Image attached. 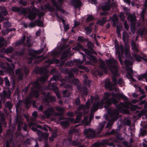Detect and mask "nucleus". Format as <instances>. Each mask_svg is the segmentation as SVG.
Segmentation results:
<instances>
[{
    "label": "nucleus",
    "instance_id": "nucleus-44",
    "mask_svg": "<svg viewBox=\"0 0 147 147\" xmlns=\"http://www.w3.org/2000/svg\"><path fill=\"white\" fill-rule=\"evenodd\" d=\"M43 129L46 131H47L48 129H49V131L51 130V128L48 126H47V127H43Z\"/></svg>",
    "mask_w": 147,
    "mask_h": 147
},
{
    "label": "nucleus",
    "instance_id": "nucleus-53",
    "mask_svg": "<svg viewBox=\"0 0 147 147\" xmlns=\"http://www.w3.org/2000/svg\"><path fill=\"white\" fill-rule=\"evenodd\" d=\"M91 2L92 4H96V0H91Z\"/></svg>",
    "mask_w": 147,
    "mask_h": 147
},
{
    "label": "nucleus",
    "instance_id": "nucleus-43",
    "mask_svg": "<svg viewBox=\"0 0 147 147\" xmlns=\"http://www.w3.org/2000/svg\"><path fill=\"white\" fill-rule=\"evenodd\" d=\"M87 117H85L84 118V120L83 121V122L85 124V125H88V124L87 123Z\"/></svg>",
    "mask_w": 147,
    "mask_h": 147
},
{
    "label": "nucleus",
    "instance_id": "nucleus-47",
    "mask_svg": "<svg viewBox=\"0 0 147 147\" xmlns=\"http://www.w3.org/2000/svg\"><path fill=\"white\" fill-rule=\"evenodd\" d=\"M132 48L133 49L136 50V46L135 44V43L134 42H133L132 43Z\"/></svg>",
    "mask_w": 147,
    "mask_h": 147
},
{
    "label": "nucleus",
    "instance_id": "nucleus-27",
    "mask_svg": "<svg viewBox=\"0 0 147 147\" xmlns=\"http://www.w3.org/2000/svg\"><path fill=\"white\" fill-rule=\"evenodd\" d=\"M133 57L135 58L137 61L139 62L141 60V57L139 55H133Z\"/></svg>",
    "mask_w": 147,
    "mask_h": 147
},
{
    "label": "nucleus",
    "instance_id": "nucleus-59",
    "mask_svg": "<svg viewBox=\"0 0 147 147\" xmlns=\"http://www.w3.org/2000/svg\"><path fill=\"white\" fill-rule=\"evenodd\" d=\"M138 100H135V99H134V100H132V103H136L137 102H138Z\"/></svg>",
    "mask_w": 147,
    "mask_h": 147
},
{
    "label": "nucleus",
    "instance_id": "nucleus-36",
    "mask_svg": "<svg viewBox=\"0 0 147 147\" xmlns=\"http://www.w3.org/2000/svg\"><path fill=\"white\" fill-rule=\"evenodd\" d=\"M80 48H82V46L80 45H78L77 47H74L73 49L74 50H77L78 51L79 50Z\"/></svg>",
    "mask_w": 147,
    "mask_h": 147
},
{
    "label": "nucleus",
    "instance_id": "nucleus-14",
    "mask_svg": "<svg viewBox=\"0 0 147 147\" xmlns=\"http://www.w3.org/2000/svg\"><path fill=\"white\" fill-rule=\"evenodd\" d=\"M138 79L139 80H142L144 79H146L147 78V73L140 74L137 77Z\"/></svg>",
    "mask_w": 147,
    "mask_h": 147
},
{
    "label": "nucleus",
    "instance_id": "nucleus-13",
    "mask_svg": "<svg viewBox=\"0 0 147 147\" xmlns=\"http://www.w3.org/2000/svg\"><path fill=\"white\" fill-rule=\"evenodd\" d=\"M110 0H109L108 3L104 5L102 7V9L104 11H108L110 9V6L109 4Z\"/></svg>",
    "mask_w": 147,
    "mask_h": 147
},
{
    "label": "nucleus",
    "instance_id": "nucleus-12",
    "mask_svg": "<svg viewBox=\"0 0 147 147\" xmlns=\"http://www.w3.org/2000/svg\"><path fill=\"white\" fill-rule=\"evenodd\" d=\"M22 69H19L16 71V73L17 75H18V78L20 80L22 79L23 76V74L21 72Z\"/></svg>",
    "mask_w": 147,
    "mask_h": 147
},
{
    "label": "nucleus",
    "instance_id": "nucleus-56",
    "mask_svg": "<svg viewBox=\"0 0 147 147\" xmlns=\"http://www.w3.org/2000/svg\"><path fill=\"white\" fill-rule=\"evenodd\" d=\"M146 96V95H142L140 98H139V100H141L142 99H143L144 98H145Z\"/></svg>",
    "mask_w": 147,
    "mask_h": 147
},
{
    "label": "nucleus",
    "instance_id": "nucleus-39",
    "mask_svg": "<svg viewBox=\"0 0 147 147\" xmlns=\"http://www.w3.org/2000/svg\"><path fill=\"white\" fill-rule=\"evenodd\" d=\"M109 94L108 93H106L104 94V98L105 99H107L108 98L109 96Z\"/></svg>",
    "mask_w": 147,
    "mask_h": 147
},
{
    "label": "nucleus",
    "instance_id": "nucleus-11",
    "mask_svg": "<svg viewBox=\"0 0 147 147\" xmlns=\"http://www.w3.org/2000/svg\"><path fill=\"white\" fill-rule=\"evenodd\" d=\"M120 48L121 49V51L122 54L123 55L124 53L125 55L126 56V58H128V57H129V51L128 48H127L124 51L122 50L123 46L122 45H121Z\"/></svg>",
    "mask_w": 147,
    "mask_h": 147
},
{
    "label": "nucleus",
    "instance_id": "nucleus-37",
    "mask_svg": "<svg viewBox=\"0 0 147 147\" xmlns=\"http://www.w3.org/2000/svg\"><path fill=\"white\" fill-rule=\"evenodd\" d=\"M56 110L59 112L62 111L64 110V109L63 108H61L59 107H56Z\"/></svg>",
    "mask_w": 147,
    "mask_h": 147
},
{
    "label": "nucleus",
    "instance_id": "nucleus-29",
    "mask_svg": "<svg viewBox=\"0 0 147 147\" xmlns=\"http://www.w3.org/2000/svg\"><path fill=\"white\" fill-rule=\"evenodd\" d=\"M5 80L6 85L8 88L10 85L9 81L7 78H5Z\"/></svg>",
    "mask_w": 147,
    "mask_h": 147
},
{
    "label": "nucleus",
    "instance_id": "nucleus-31",
    "mask_svg": "<svg viewBox=\"0 0 147 147\" xmlns=\"http://www.w3.org/2000/svg\"><path fill=\"white\" fill-rule=\"evenodd\" d=\"M69 55V53L67 52L64 53L62 55V59H65L67 58L68 55Z\"/></svg>",
    "mask_w": 147,
    "mask_h": 147
},
{
    "label": "nucleus",
    "instance_id": "nucleus-57",
    "mask_svg": "<svg viewBox=\"0 0 147 147\" xmlns=\"http://www.w3.org/2000/svg\"><path fill=\"white\" fill-rule=\"evenodd\" d=\"M132 96L136 98L138 96V95L136 94L133 93L132 94Z\"/></svg>",
    "mask_w": 147,
    "mask_h": 147
},
{
    "label": "nucleus",
    "instance_id": "nucleus-18",
    "mask_svg": "<svg viewBox=\"0 0 147 147\" xmlns=\"http://www.w3.org/2000/svg\"><path fill=\"white\" fill-rule=\"evenodd\" d=\"M52 136L49 138V140L52 141L54 139L57 137V134L56 132L55 131L54 132H52Z\"/></svg>",
    "mask_w": 147,
    "mask_h": 147
},
{
    "label": "nucleus",
    "instance_id": "nucleus-42",
    "mask_svg": "<svg viewBox=\"0 0 147 147\" xmlns=\"http://www.w3.org/2000/svg\"><path fill=\"white\" fill-rule=\"evenodd\" d=\"M26 39V36H24L21 39L20 42L19 44H21L23 43L25 41Z\"/></svg>",
    "mask_w": 147,
    "mask_h": 147
},
{
    "label": "nucleus",
    "instance_id": "nucleus-35",
    "mask_svg": "<svg viewBox=\"0 0 147 147\" xmlns=\"http://www.w3.org/2000/svg\"><path fill=\"white\" fill-rule=\"evenodd\" d=\"M119 17L123 21H124L125 20L124 16L122 13H121L120 14Z\"/></svg>",
    "mask_w": 147,
    "mask_h": 147
},
{
    "label": "nucleus",
    "instance_id": "nucleus-61",
    "mask_svg": "<svg viewBox=\"0 0 147 147\" xmlns=\"http://www.w3.org/2000/svg\"><path fill=\"white\" fill-rule=\"evenodd\" d=\"M45 78H41L39 79V80L41 81H45Z\"/></svg>",
    "mask_w": 147,
    "mask_h": 147
},
{
    "label": "nucleus",
    "instance_id": "nucleus-49",
    "mask_svg": "<svg viewBox=\"0 0 147 147\" xmlns=\"http://www.w3.org/2000/svg\"><path fill=\"white\" fill-rule=\"evenodd\" d=\"M37 114V113L36 111H34L32 113V116L35 117L36 116Z\"/></svg>",
    "mask_w": 147,
    "mask_h": 147
},
{
    "label": "nucleus",
    "instance_id": "nucleus-1",
    "mask_svg": "<svg viewBox=\"0 0 147 147\" xmlns=\"http://www.w3.org/2000/svg\"><path fill=\"white\" fill-rule=\"evenodd\" d=\"M90 105L88 102L86 103V106H85L83 105H81L79 107V109L76 113H79L78 115L77 116L76 120H74L73 118L69 119H68V121H62L61 123V124L64 127H67L69 125V121H70L71 122L74 123H77L80 122L81 119V115L82 114L81 112L82 111L84 112V113H86L88 112V109L89 108Z\"/></svg>",
    "mask_w": 147,
    "mask_h": 147
},
{
    "label": "nucleus",
    "instance_id": "nucleus-6",
    "mask_svg": "<svg viewBox=\"0 0 147 147\" xmlns=\"http://www.w3.org/2000/svg\"><path fill=\"white\" fill-rule=\"evenodd\" d=\"M38 139L39 141H41L42 138H44L45 141H47L48 137L49 135L48 133H40L38 134Z\"/></svg>",
    "mask_w": 147,
    "mask_h": 147
},
{
    "label": "nucleus",
    "instance_id": "nucleus-8",
    "mask_svg": "<svg viewBox=\"0 0 147 147\" xmlns=\"http://www.w3.org/2000/svg\"><path fill=\"white\" fill-rule=\"evenodd\" d=\"M9 67L7 71L11 75H12L13 74V70L15 69L14 65L12 63L10 65H9V64H7Z\"/></svg>",
    "mask_w": 147,
    "mask_h": 147
},
{
    "label": "nucleus",
    "instance_id": "nucleus-20",
    "mask_svg": "<svg viewBox=\"0 0 147 147\" xmlns=\"http://www.w3.org/2000/svg\"><path fill=\"white\" fill-rule=\"evenodd\" d=\"M73 3L76 7H78L80 6L81 4L80 0H74Z\"/></svg>",
    "mask_w": 147,
    "mask_h": 147
},
{
    "label": "nucleus",
    "instance_id": "nucleus-10",
    "mask_svg": "<svg viewBox=\"0 0 147 147\" xmlns=\"http://www.w3.org/2000/svg\"><path fill=\"white\" fill-rule=\"evenodd\" d=\"M126 106L129 107L130 109L132 111H134L137 108V106L136 105H132L130 103L127 102Z\"/></svg>",
    "mask_w": 147,
    "mask_h": 147
},
{
    "label": "nucleus",
    "instance_id": "nucleus-26",
    "mask_svg": "<svg viewBox=\"0 0 147 147\" xmlns=\"http://www.w3.org/2000/svg\"><path fill=\"white\" fill-rule=\"evenodd\" d=\"M128 19L131 21H135V16L129 14L128 16Z\"/></svg>",
    "mask_w": 147,
    "mask_h": 147
},
{
    "label": "nucleus",
    "instance_id": "nucleus-63",
    "mask_svg": "<svg viewBox=\"0 0 147 147\" xmlns=\"http://www.w3.org/2000/svg\"><path fill=\"white\" fill-rule=\"evenodd\" d=\"M3 83V80L2 78H0V84H2Z\"/></svg>",
    "mask_w": 147,
    "mask_h": 147
},
{
    "label": "nucleus",
    "instance_id": "nucleus-17",
    "mask_svg": "<svg viewBox=\"0 0 147 147\" xmlns=\"http://www.w3.org/2000/svg\"><path fill=\"white\" fill-rule=\"evenodd\" d=\"M24 9L16 7H11V10L12 11H22V13L24 14V13L23 12V9Z\"/></svg>",
    "mask_w": 147,
    "mask_h": 147
},
{
    "label": "nucleus",
    "instance_id": "nucleus-32",
    "mask_svg": "<svg viewBox=\"0 0 147 147\" xmlns=\"http://www.w3.org/2000/svg\"><path fill=\"white\" fill-rule=\"evenodd\" d=\"M125 65L127 66L129 65H131L132 64V61H129L126 60L125 61Z\"/></svg>",
    "mask_w": 147,
    "mask_h": 147
},
{
    "label": "nucleus",
    "instance_id": "nucleus-19",
    "mask_svg": "<svg viewBox=\"0 0 147 147\" xmlns=\"http://www.w3.org/2000/svg\"><path fill=\"white\" fill-rule=\"evenodd\" d=\"M6 43V41L4 40V38L2 37L0 38V48L4 46Z\"/></svg>",
    "mask_w": 147,
    "mask_h": 147
},
{
    "label": "nucleus",
    "instance_id": "nucleus-21",
    "mask_svg": "<svg viewBox=\"0 0 147 147\" xmlns=\"http://www.w3.org/2000/svg\"><path fill=\"white\" fill-rule=\"evenodd\" d=\"M3 95L4 97V98H9L10 95V92L9 91H8L7 93L5 91H3Z\"/></svg>",
    "mask_w": 147,
    "mask_h": 147
},
{
    "label": "nucleus",
    "instance_id": "nucleus-28",
    "mask_svg": "<svg viewBox=\"0 0 147 147\" xmlns=\"http://www.w3.org/2000/svg\"><path fill=\"white\" fill-rule=\"evenodd\" d=\"M84 30L86 31V33L89 34L90 33L92 28L91 27H89L85 28Z\"/></svg>",
    "mask_w": 147,
    "mask_h": 147
},
{
    "label": "nucleus",
    "instance_id": "nucleus-58",
    "mask_svg": "<svg viewBox=\"0 0 147 147\" xmlns=\"http://www.w3.org/2000/svg\"><path fill=\"white\" fill-rule=\"evenodd\" d=\"M4 25L5 26H7V25L8 26H9V24H10L8 22H4Z\"/></svg>",
    "mask_w": 147,
    "mask_h": 147
},
{
    "label": "nucleus",
    "instance_id": "nucleus-34",
    "mask_svg": "<svg viewBox=\"0 0 147 147\" xmlns=\"http://www.w3.org/2000/svg\"><path fill=\"white\" fill-rule=\"evenodd\" d=\"M30 51L32 53H36L38 54H39L41 53L42 52V51H43V49H42L40 50H39L38 51L36 52L34 50L32 49Z\"/></svg>",
    "mask_w": 147,
    "mask_h": 147
},
{
    "label": "nucleus",
    "instance_id": "nucleus-33",
    "mask_svg": "<svg viewBox=\"0 0 147 147\" xmlns=\"http://www.w3.org/2000/svg\"><path fill=\"white\" fill-rule=\"evenodd\" d=\"M105 125V123L104 122H102L100 123L99 126V128L100 129V130L102 129Z\"/></svg>",
    "mask_w": 147,
    "mask_h": 147
},
{
    "label": "nucleus",
    "instance_id": "nucleus-40",
    "mask_svg": "<svg viewBox=\"0 0 147 147\" xmlns=\"http://www.w3.org/2000/svg\"><path fill=\"white\" fill-rule=\"evenodd\" d=\"M114 18L113 19V21L115 22V21H118V19L117 18V16L115 15L114 14L113 16Z\"/></svg>",
    "mask_w": 147,
    "mask_h": 147
},
{
    "label": "nucleus",
    "instance_id": "nucleus-60",
    "mask_svg": "<svg viewBox=\"0 0 147 147\" xmlns=\"http://www.w3.org/2000/svg\"><path fill=\"white\" fill-rule=\"evenodd\" d=\"M139 91L142 94H143L144 93L142 89L140 88H139Z\"/></svg>",
    "mask_w": 147,
    "mask_h": 147
},
{
    "label": "nucleus",
    "instance_id": "nucleus-9",
    "mask_svg": "<svg viewBox=\"0 0 147 147\" xmlns=\"http://www.w3.org/2000/svg\"><path fill=\"white\" fill-rule=\"evenodd\" d=\"M54 113V109L51 108L47 110L45 112V114L47 117H49L51 115H52Z\"/></svg>",
    "mask_w": 147,
    "mask_h": 147
},
{
    "label": "nucleus",
    "instance_id": "nucleus-52",
    "mask_svg": "<svg viewBox=\"0 0 147 147\" xmlns=\"http://www.w3.org/2000/svg\"><path fill=\"white\" fill-rule=\"evenodd\" d=\"M124 26L127 29L128 28H129L127 24H126V22H125L124 23Z\"/></svg>",
    "mask_w": 147,
    "mask_h": 147
},
{
    "label": "nucleus",
    "instance_id": "nucleus-64",
    "mask_svg": "<svg viewBox=\"0 0 147 147\" xmlns=\"http://www.w3.org/2000/svg\"><path fill=\"white\" fill-rule=\"evenodd\" d=\"M83 40V38L82 37H79L78 38V40L79 41H82Z\"/></svg>",
    "mask_w": 147,
    "mask_h": 147
},
{
    "label": "nucleus",
    "instance_id": "nucleus-15",
    "mask_svg": "<svg viewBox=\"0 0 147 147\" xmlns=\"http://www.w3.org/2000/svg\"><path fill=\"white\" fill-rule=\"evenodd\" d=\"M105 86L106 88L110 89L111 90L112 88V86L111 84L109 79H107L105 82Z\"/></svg>",
    "mask_w": 147,
    "mask_h": 147
},
{
    "label": "nucleus",
    "instance_id": "nucleus-62",
    "mask_svg": "<svg viewBox=\"0 0 147 147\" xmlns=\"http://www.w3.org/2000/svg\"><path fill=\"white\" fill-rule=\"evenodd\" d=\"M40 32L39 31V30H38V31H37L36 33V35L37 36H38L40 34Z\"/></svg>",
    "mask_w": 147,
    "mask_h": 147
},
{
    "label": "nucleus",
    "instance_id": "nucleus-25",
    "mask_svg": "<svg viewBox=\"0 0 147 147\" xmlns=\"http://www.w3.org/2000/svg\"><path fill=\"white\" fill-rule=\"evenodd\" d=\"M5 106L8 107L9 109H10L12 107V105L11 103V102H7L5 105Z\"/></svg>",
    "mask_w": 147,
    "mask_h": 147
},
{
    "label": "nucleus",
    "instance_id": "nucleus-16",
    "mask_svg": "<svg viewBox=\"0 0 147 147\" xmlns=\"http://www.w3.org/2000/svg\"><path fill=\"white\" fill-rule=\"evenodd\" d=\"M107 19L106 18H103L101 20H100L98 21L97 23V24L101 26L104 24L107 21Z\"/></svg>",
    "mask_w": 147,
    "mask_h": 147
},
{
    "label": "nucleus",
    "instance_id": "nucleus-50",
    "mask_svg": "<svg viewBox=\"0 0 147 147\" xmlns=\"http://www.w3.org/2000/svg\"><path fill=\"white\" fill-rule=\"evenodd\" d=\"M68 64L69 66H72L73 65V63L72 61H70L69 62H68Z\"/></svg>",
    "mask_w": 147,
    "mask_h": 147
},
{
    "label": "nucleus",
    "instance_id": "nucleus-51",
    "mask_svg": "<svg viewBox=\"0 0 147 147\" xmlns=\"http://www.w3.org/2000/svg\"><path fill=\"white\" fill-rule=\"evenodd\" d=\"M35 26V24L34 23H31L29 25V26L31 28Z\"/></svg>",
    "mask_w": 147,
    "mask_h": 147
},
{
    "label": "nucleus",
    "instance_id": "nucleus-55",
    "mask_svg": "<svg viewBox=\"0 0 147 147\" xmlns=\"http://www.w3.org/2000/svg\"><path fill=\"white\" fill-rule=\"evenodd\" d=\"M34 96L36 97H38V92L37 91L35 92Z\"/></svg>",
    "mask_w": 147,
    "mask_h": 147
},
{
    "label": "nucleus",
    "instance_id": "nucleus-45",
    "mask_svg": "<svg viewBox=\"0 0 147 147\" xmlns=\"http://www.w3.org/2000/svg\"><path fill=\"white\" fill-rule=\"evenodd\" d=\"M64 29L65 31H67L69 29V26L68 25H66L65 24L64 25Z\"/></svg>",
    "mask_w": 147,
    "mask_h": 147
},
{
    "label": "nucleus",
    "instance_id": "nucleus-3",
    "mask_svg": "<svg viewBox=\"0 0 147 147\" xmlns=\"http://www.w3.org/2000/svg\"><path fill=\"white\" fill-rule=\"evenodd\" d=\"M23 11V12L24 13V14L25 15L29 13L27 17L30 20H33L37 16V11L35 9H33L32 11L29 8H26L24 9Z\"/></svg>",
    "mask_w": 147,
    "mask_h": 147
},
{
    "label": "nucleus",
    "instance_id": "nucleus-38",
    "mask_svg": "<svg viewBox=\"0 0 147 147\" xmlns=\"http://www.w3.org/2000/svg\"><path fill=\"white\" fill-rule=\"evenodd\" d=\"M74 61L77 63H79V64H81L83 62L81 61L80 59H75L74 60Z\"/></svg>",
    "mask_w": 147,
    "mask_h": 147
},
{
    "label": "nucleus",
    "instance_id": "nucleus-4",
    "mask_svg": "<svg viewBox=\"0 0 147 147\" xmlns=\"http://www.w3.org/2000/svg\"><path fill=\"white\" fill-rule=\"evenodd\" d=\"M113 98L112 99H110L106 101V103L109 105L113 103L115 104L118 101V98H123L124 99H126L127 97L122 94H116L113 96Z\"/></svg>",
    "mask_w": 147,
    "mask_h": 147
},
{
    "label": "nucleus",
    "instance_id": "nucleus-2",
    "mask_svg": "<svg viewBox=\"0 0 147 147\" xmlns=\"http://www.w3.org/2000/svg\"><path fill=\"white\" fill-rule=\"evenodd\" d=\"M117 61L115 59H111L107 62V64H109L110 65V67L109 68L112 72L113 74V80L115 84H116V79L115 76L117 75V70L116 65L117 63Z\"/></svg>",
    "mask_w": 147,
    "mask_h": 147
},
{
    "label": "nucleus",
    "instance_id": "nucleus-41",
    "mask_svg": "<svg viewBox=\"0 0 147 147\" xmlns=\"http://www.w3.org/2000/svg\"><path fill=\"white\" fill-rule=\"evenodd\" d=\"M93 17L91 15L89 16L87 18V21H90L93 19Z\"/></svg>",
    "mask_w": 147,
    "mask_h": 147
},
{
    "label": "nucleus",
    "instance_id": "nucleus-54",
    "mask_svg": "<svg viewBox=\"0 0 147 147\" xmlns=\"http://www.w3.org/2000/svg\"><path fill=\"white\" fill-rule=\"evenodd\" d=\"M55 92L57 97H58V98H60V96L59 92L58 91H55Z\"/></svg>",
    "mask_w": 147,
    "mask_h": 147
},
{
    "label": "nucleus",
    "instance_id": "nucleus-5",
    "mask_svg": "<svg viewBox=\"0 0 147 147\" xmlns=\"http://www.w3.org/2000/svg\"><path fill=\"white\" fill-rule=\"evenodd\" d=\"M0 10L1 11L0 13V22H1L4 20L2 16L7 15L8 14V13L6 11L5 8L3 6H0Z\"/></svg>",
    "mask_w": 147,
    "mask_h": 147
},
{
    "label": "nucleus",
    "instance_id": "nucleus-23",
    "mask_svg": "<svg viewBox=\"0 0 147 147\" xmlns=\"http://www.w3.org/2000/svg\"><path fill=\"white\" fill-rule=\"evenodd\" d=\"M98 103H97L96 105L94 104L91 109V112L92 113L93 112H94L97 109V108L98 107Z\"/></svg>",
    "mask_w": 147,
    "mask_h": 147
},
{
    "label": "nucleus",
    "instance_id": "nucleus-22",
    "mask_svg": "<svg viewBox=\"0 0 147 147\" xmlns=\"http://www.w3.org/2000/svg\"><path fill=\"white\" fill-rule=\"evenodd\" d=\"M115 50L116 51V53H117L118 55V58L119 59V61L120 62V63L122 65H123V62L121 60V58L120 57V53L119 52V50L118 49L117 47L115 48Z\"/></svg>",
    "mask_w": 147,
    "mask_h": 147
},
{
    "label": "nucleus",
    "instance_id": "nucleus-48",
    "mask_svg": "<svg viewBox=\"0 0 147 147\" xmlns=\"http://www.w3.org/2000/svg\"><path fill=\"white\" fill-rule=\"evenodd\" d=\"M80 24V22H75V24L74 26V27H76L77 26H78Z\"/></svg>",
    "mask_w": 147,
    "mask_h": 147
},
{
    "label": "nucleus",
    "instance_id": "nucleus-30",
    "mask_svg": "<svg viewBox=\"0 0 147 147\" xmlns=\"http://www.w3.org/2000/svg\"><path fill=\"white\" fill-rule=\"evenodd\" d=\"M127 74L130 76H131L133 74V71L131 68H130L127 69Z\"/></svg>",
    "mask_w": 147,
    "mask_h": 147
},
{
    "label": "nucleus",
    "instance_id": "nucleus-24",
    "mask_svg": "<svg viewBox=\"0 0 147 147\" xmlns=\"http://www.w3.org/2000/svg\"><path fill=\"white\" fill-rule=\"evenodd\" d=\"M13 49L12 47H9L5 51V53H6L8 54L9 53H11L13 51Z\"/></svg>",
    "mask_w": 147,
    "mask_h": 147
},
{
    "label": "nucleus",
    "instance_id": "nucleus-46",
    "mask_svg": "<svg viewBox=\"0 0 147 147\" xmlns=\"http://www.w3.org/2000/svg\"><path fill=\"white\" fill-rule=\"evenodd\" d=\"M80 99L79 98H77L75 101V103L77 105L78 104L80 103Z\"/></svg>",
    "mask_w": 147,
    "mask_h": 147
},
{
    "label": "nucleus",
    "instance_id": "nucleus-7",
    "mask_svg": "<svg viewBox=\"0 0 147 147\" xmlns=\"http://www.w3.org/2000/svg\"><path fill=\"white\" fill-rule=\"evenodd\" d=\"M94 130L90 129H85L84 131V135H86V137H88L94 134Z\"/></svg>",
    "mask_w": 147,
    "mask_h": 147
}]
</instances>
